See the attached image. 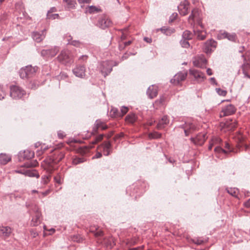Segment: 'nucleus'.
I'll use <instances>...</instances> for the list:
<instances>
[{"instance_id": "obj_1", "label": "nucleus", "mask_w": 250, "mask_h": 250, "mask_svg": "<svg viewBox=\"0 0 250 250\" xmlns=\"http://www.w3.org/2000/svg\"><path fill=\"white\" fill-rule=\"evenodd\" d=\"M64 157V153L63 151L56 150L53 156L45 160L44 162L48 165L50 168H52L53 167L54 164H56L61 161Z\"/></svg>"}, {"instance_id": "obj_2", "label": "nucleus", "mask_w": 250, "mask_h": 250, "mask_svg": "<svg viewBox=\"0 0 250 250\" xmlns=\"http://www.w3.org/2000/svg\"><path fill=\"white\" fill-rule=\"evenodd\" d=\"M37 70V67H32L28 65L21 68L19 71L20 77L22 79H29L36 73Z\"/></svg>"}, {"instance_id": "obj_3", "label": "nucleus", "mask_w": 250, "mask_h": 250, "mask_svg": "<svg viewBox=\"0 0 250 250\" xmlns=\"http://www.w3.org/2000/svg\"><path fill=\"white\" fill-rule=\"evenodd\" d=\"M60 48L59 46H52L49 49H42L41 51V55L46 60H48L55 57L59 52Z\"/></svg>"}, {"instance_id": "obj_4", "label": "nucleus", "mask_w": 250, "mask_h": 250, "mask_svg": "<svg viewBox=\"0 0 250 250\" xmlns=\"http://www.w3.org/2000/svg\"><path fill=\"white\" fill-rule=\"evenodd\" d=\"M58 61L65 65L70 64L72 62L70 53L68 51L62 50L61 53L57 57Z\"/></svg>"}, {"instance_id": "obj_5", "label": "nucleus", "mask_w": 250, "mask_h": 250, "mask_svg": "<svg viewBox=\"0 0 250 250\" xmlns=\"http://www.w3.org/2000/svg\"><path fill=\"white\" fill-rule=\"evenodd\" d=\"M25 92L24 90L19 86L16 85H12L10 86V96L13 99L21 98Z\"/></svg>"}, {"instance_id": "obj_6", "label": "nucleus", "mask_w": 250, "mask_h": 250, "mask_svg": "<svg viewBox=\"0 0 250 250\" xmlns=\"http://www.w3.org/2000/svg\"><path fill=\"white\" fill-rule=\"evenodd\" d=\"M181 127L184 129L186 136L189 135L190 133L197 130V126L191 121H187Z\"/></svg>"}, {"instance_id": "obj_7", "label": "nucleus", "mask_w": 250, "mask_h": 250, "mask_svg": "<svg viewBox=\"0 0 250 250\" xmlns=\"http://www.w3.org/2000/svg\"><path fill=\"white\" fill-rule=\"evenodd\" d=\"M189 74L192 75L194 80L198 83H202L206 79L205 74L196 69H190Z\"/></svg>"}, {"instance_id": "obj_8", "label": "nucleus", "mask_w": 250, "mask_h": 250, "mask_svg": "<svg viewBox=\"0 0 250 250\" xmlns=\"http://www.w3.org/2000/svg\"><path fill=\"white\" fill-rule=\"evenodd\" d=\"M187 75L188 73L186 72H179L174 76L173 78L170 80V82L175 85L179 84L182 82L185 81Z\"/></svg>"}, {"instance_id": "obj_9", "label": "nucleus", "mask_w": 250, "mask_h": 250, "mask_svg": "<svg viewBox=\"0 0 250 250\" xmlns=\"http://www.w3.org/2000/svg\"><path fill=\"white\" fill-rule=\"evenodd\" d=\"M101 71L104 77L110 73L112 70V63L111 61L103 62L101 64Z\"/></svg>"}, {"instance_id": "obj_10", "label": "nucleus", "mask_w": 250, "mask_h": 250, "mask_svg": "<svg viewBox=\"0 0 250 250\" xmlns=\"http://www.w3.org/2000/svg\"><path fill=\"white\" fill-rule=\"evenodd\" d=\"M207 62V61L206 59L202 54L196 56L193 60L194 66L199 68H204Z\"/></svg>"}, {"instance_id": "obj_11", "label": "nucleus", "mask_w": 250, "mask_h": 250, "mask_svg": "<svg viewBox=\"0 0 250 250\" xmlns=\"http://www.w3.org/2000/svg\"><path fill=\"white\" fill-rule=\"evenodd\" d=\"M111 24L110 20L106 17V16L102 15L99 19L96 25L102 29H105L109 26Z\"/></svg>"}, {"instance_id": "obj_12", "label": "nucleus", "mask_w": 250, "mask_h": 250, "mask_svg": "<svg viewBox=\"0 0 250 250\" xmlns=\"http://www.w3.org/2000/svg\"><path fill=\"white\" fill-rule=\"evenodd\" d=\"M236 110V108L232 104H229L222 107L221 116H228L233 114Z\"/></svg>"}, {"instance_id": "obj_13", "label": "nucleus", "mask_w": 250, "mask_h": 250, "mask_svg": "<svg viewBox=\"0 0 250 250\" xmlns=\"http://www.w3.org/2000/svg\"><path fill=\"white\" fill-rule=\"evenodd\" d=\"M217 38L219 40L227 39L228 40L235 42L237 40V37L235 33H229L226 31H221L217 35Z\"/></svg>"}, {"instance_id": "obj_14", "label": "nucleus", "mask_w": 250, "mask_h": 250, "mask_svg": "<svg viewBox=\"0 0 250 250\" xmlns=\"http://www.w3.org/2000/svg\"><path fill=\"white\" fill-rule=\"evenodd\" d=\"M216 42L213 40H209L204 43L203 49L205 53H209L216 47Z\"/></svg>"}, {"instance_id": "obj_15", "label": "nucleus", "mask_w": 250, "mask_h": 250, "mask_svg": "<svg viewBox=\"0 0 250 250\" xmlns=\"http://www.w3.org/2000/svg\"><path fill=\"white\" fill-rule=\"evenodd\" d=\"M72 72L76 77L84 78L85 76V67L84 65H77L73 69Z\"/></svg>"}, {"instance_id": "obj_16", "label": "nucleus", "mask_w": 250, "mask_h": 250, "mask_svg": "<svg viewBox=\"0 0 250 250\" xmlns=\"http://www.w3.org/2000/svg\"><path fill=\"white\" fill-rule=\"evenodd\" d=\"M189 3L187 0L182 1L178 6L180 14L182 16H185L188 13Z\"/></svg>"}, {"instance_id": "obj_17", "label": "nucleus", "mask_w": 250, "mask_h": 250, "mask_svg": "<svg viewBox=\"0 0 250 250\" xmlns=\"http://www.w3.org/2000/svg\"><path fill=\"white\" fill-rule=\"evenodd\" d=\"M107 128V126L100 120H97L93 127L92 134L94 135L97 133L98 130L101 128L102 130H105Z\"/></svg>"}, {"instance_id": "obj_18", "label": "nucleus", "mask_w": 250, "mask_h": 250, "mask_svg": "<svg viewBox=\"0 0 250 250\" xmlns=\"http://www.w3.org/2000/svg\"><path fill=\"white\" fill-rule=\"evenodd\" d=\"M42 214L39 211V209L37 208H36L35 214L34 216L33 217L32 219L31 222V225L32 226H38L42 221L41 219Z\"/></svg>"}, {"instance_id": "obj_19", "label": "nucleus", "mask_w": 250, "mask_h": 250, "mask_svg": "<svg viewBox=\"0 0 250 250\" xmlns=\"http://www.w3.org/2000/svg\"><path fill=\"white\" fill-rule=\"evenodd\" d=\"M207 138L206 134L201 133L195 138H191V140L195 145L201 146L204 144Z\"/></svg>"}, {"instance_id": "obj_20", "label": "nucleus", "mask_w": 250, "mask_h": 250, "mask_svg": "<svg viewBox=\"0 0 250 250\" xmlns=\"http://www.w3.org/2000/svg\"><path fill=\"white\" fill-rule=\"evenodd\" d=\"M103 154L105 156L109 155L111 151V144L109 142H104L100 146Z\"/></svg>"}, {"instance_id": "obj_21", "label": "nucleus", "mask_w": 250, "mask_h": 250, "mask_svg": "<svg viewBox=\"0 0 250 250\" xmlns=\"http://www.w3.org/2000/svg\"><path fill=\"white\" fill-rule=\"evenodd\" d=\"M12 233L10 227L6 226H0V236L4 238L8 237Z\"/></svg>"}, {"instance_id": "obj_22", "label": "nucleus", "mask_w": 250, "mask_h": 250, "mask_svg": "<svg viewBox=\"0 0 250 250\" xmlns=\"http://www.w3.org/2000/svg\"><path fill=\"white\" fill-rule=\"evenodd\" d=\"M44 31L45 30L42 31L41 33L37 31L32 32V37L33 39L37 42H40L45 38Z\"/></svg>"}, {"instance_id": "obj_23", "label": "nucleus", "mask_w": 250, "mask_h": 250, "mask_svg": "<svg viewBox=\"0 0 250 250\" xmlns=\"http://www.w3.org/2000/svg\"><path fill=\"white\" fill-rule=\"evenodd\" d=\"M146 94L150 99H153L156 97L158 94V91L156 86L153 85L150 86L147 90Z\"/></svg>"}, {"instance_id": "obj_24", "label": "nucleus", "mask_w": 250, "mask_h": 250, "mask_svg": "<svg viewBox=\"0 0 250 250\" xmlns=\"http://www.w3.org/2000/svg\"><path fill=\"white\" fill-rule=\"evenodd\" d=\"M198 16L199 12L197 9H194L192 10L191 13L188 18V21L191 25H194L195 20Z\"/></svg>"}, {"instance_id": "obj_25", "label": "nucleus", "mask_w": 250, "mask_h": 250, "mask_svg": "<svg viewBox=\"0 0 250 250\" xmlns=\"http://www.w3.org/2000/svg\"><path fill=\"white\" fill-rule=\"evenodd\" d=\"M169 123V120L167 116H164L159 121L157 125L158 129H163Z\"/></svg>"}, {"instance_id": "obj_26", "label": "nucleus", "mask_w": 250, "mask_h": 250, "mask_svg": "<svg viewBox=\"0 0 250 250\" xmlns=\"http://www.w3.org/2000/svg\"><path fill=\"white\" fill-rule=\"evenodd\" d=\"M101 11L102 10L100 7L93 5L88 6L85 10V12L86 13H89L90 14H96Z\"/></svg>"}, {"instance_id": "obj_27", "label": "nucleus", "mask_w": 250, "mask_h": 250, "mask_svg": "<svg viewBox=\"0 0 250 250\" xmlns=\"http://www.w3.org/2000/svg\"><path fill=\"white\" fill-rule=\"evenodd\" d=\"M194 33L197 39L200 40H203L206 37L207 33L204 30H194Z\"/></svg>"}, {"instance_id": "obj_28", "label": "nucleus", "mask_w": 250, "mask_h": 250, "mask_svg": "<svg viewBox=\"0 0 250 250\" xmlns=\"http://www.w3.org/2000/svg\"><path fill=\"white\" fill-rule=\"evenodd\" d=\"M24 175L31 177H36L37 178L40 177L39 173L35 170H31L27 168L25 169Z\"/></svg>"}, {"instance_id": "obj_29", "label": "nucleus", "mask_w": 250, "mask_h": 250, "mask_svg": "<svg viewBox=\"0 0 250 250\" xmlns=\"http://www.w3.org/2000/svg\"><path fill=\"white\" fill-rule=\"evenodd\" d=\"M103 243L104 245L109 249H111L114 245L115 243L113 240V238L112 237H109L107 239H104V240Z\"/></svg>"}, {"instance_id": "obj_30", "label": "nucleus", "mask_w": 250, "mask_h": 250, "mask_svg": "<svg viewBox=\"0 0 250 250\" xmlns=\"http://www.w3.org/2000/svg\"><path fill=\"white\" fill-rule=\"evenodd\" d=\"M11 159V157L5 154L1 153L0 154V164L2 165L6 164Z\"/></svg>"}, {"instance_id": "obj_31", "label": "nucleus", "mask_w": 250, "mask_h": 250, "mask_svg": "<svg viewBox=\"0 0 250 250\" xmlns=\"http://www.w3.org/2000/svg\"><path fill=\"white\" fill-rule=\"evenodd\" d=\"M162 31V32L167 36L170 35L172 33L174 32V29L163 26L161 28L158 29Z\"/></svg>"}, {"instance_id": "obj_32", "label": "nucleus", "mask_w": 250, "mask_h": 250, "mask_svg": "<svg viewBox=\"0 0 250 250\" xmlns=\"http://www.w3.org/2000/svg\"><path fill=\"white\" fill-rule=\"evenodd\" d=\"M34 156V151L30 150H24L23 152V157L24 159H29L33 157Z\"/></svg>"}, {"instance_id": "obj_33", "label": "nucleus", "mask_w": 250, "mask_h": 250, "mask_svg": "<svg viewBox=\"0 0 250 250\" xmlns=\"http://www.w3.org/2000/svg\"><path fill=\"white\" fill-rule=\"evenodd\" d=\"M67 40L68 42L67 44H71L76 47H79L80 46L81 42L77 40H72V38L71 36H68Z\"/></svg>"}, {"instance_id": "obj_34", "label": "nucleus", "mask_w": 250, "mask_h": 250, "mask_svg": "<svg viewBox=\"0 0 250 250\" xmlns=\"http://www.w3.org/2000/svg\"><path fill=\"white\" fill-rule=\"evenodd\" d=\"M54 180L56 183L61 185L63 181V177L62 174L58 173L54 176Z\"/></svg>"}, {"instance_id": "obj_35", "label": "nucleus", "mask_w": 250, "mask_h": 250, "mask_svg": "<svg viewBox=\"0 0 250 250\" xmlns=\"http://www.w3.org/2000/svg\"><path fill=\"white\" fill-rule=\"evenodd\" d=\"M227 192L232 196L237 197L238 193V190L236 188H226Z\"/></svg>"}, {"instance_id": "obj_36", "label": "nucleus", "mask_w": 250, "mask_h": 250, "mask_svg": "<svg viewBox=\"0 0 250 250\" xmlns=\"http://www.w3.org/2000/svg\"><path fill=\"white\" fill-rule=\"evenodd\" d=\"M63 1L66 2L68 8H74L77 4L75 0H63Z\"/></svg>"}, {"instance_id": "obj_37", "label": "nucleus", "mask_w": 250, "mask_h": 250, "mask_svg": "<svg viewBox=\"0 0 250 250\" xmlns=\"http://www.w3.org/2000/svg\"><path fill=\"white\" fill-rule=\"evenodd\" d=\"M242 57L244 58V62L243 64H246V67L250 68V53L247 54L246 56L242 55Z\"/></svg>"}, {"instance_id": "obj_38", "label": "nucleus", "mask_w": 250, "mask_h": 250, "mask_svg": "<svg viewBox=\"0 0 250 250\" xmlns=\"http://www.w3.org/2000/svg\"><path fill=\"white\" fill-rule=\"evenodd\" d=\"M85 159L83 157H75L72 160V163L74 165H77L78 164L82 163L85 161Z\"/></svg>"}, {"instance_id": "obj_39", "label": "nucleus", "mask_w": 250, "mask_h": 250, "mask_svg": "<svg viewBox=\"0 0 250 250\" xmlns=\"http://www.w3.org/2000/svg\"><path fill=\"white\" fill-rule=\"evenodd\" d=\"M192 38V33L188 30L184 31L182 35V38L184 39L190 40Z\"/></svg>"}, {"instance_id": "obj_40", "label": "nucleus", "mask_w": 250, "mask_h": 250, "mask_svg": "<svg viewBox=\"0 0 250 250\" xmlns=\"http://www.w3.org/2000/svg\"><path fill=\"white\" fill-rule=\"evenodd\" d=\"M148 137L150 139H158L161 138V134L158 132L154 131L149 133Z\"/></svg>"}, {"instance_id": "obj_41", "label": "nucleus", "mask_w": 250, "mask_h": 250, "mask_svg": "<svg viewBox=\"0 0 250 250\" xmlns=\"http://www.w3.org/2000/svg\"><path fill=\"white\" fill-rule=\"evenodd\" d=\"M125 120L130 123H133L135 121L134 114H128L125 117Z\"/></svg>"}, {"instance_id": "obj_42", "label": "nucleus", "mask_w": 250, "mask_h": 250, "mask_svg": "<svg viewBox=\"0 0 250 250\" xmlns=\"http://www.w3.org/2000/svg\"><path fill=\"white\" fill-rule=\"evenodd\" d=\"M193 242L198 245H200L207 242V240H203L200 238H196L192 240Z\"/></svg>"}, {"instance_id": "obj_43", "label": "nucleus", "mask_w": 250, "mask_h": 250, "mask_svg": "<svg viewBox=\"0 0 250 250\" xmlns=\"http://www.w3.org/2000/svg\"><path fill=\"white\" fill-rule=\"evenodd\" d=\"M50 175H44L42 176L41 181V183L43 185L47 184L50 181Z\"/></svg>"}, {"instance_id": "obj_44", "label": "nucleus", "mask_w": 250, "mask_h": 250, "mask_svg": "<svg viewBox=\"0 0 250 250\" xmlns=\"http://www.w3.org/2000/svg\"><path fill=\"white\" fill-rule=\"evenodd\" d=\"M72 240L74 242L80 243L83 241V238L79 234L74 235L72 237Z\"/></svg>"}, {"instance_id": "obj_45", "label": "nucleus", "mask_w": 250, "mask_h": 250, "mask_svg": "<svg viewBox=\"0 0 250 250\" xmlns=\"http://www.w3.org/2000/svg\"><path fill=\"white\" fill-rule=\"evenodd\" d=\"M249 67H246V64L242 65L243 74L244 77L250 79V75L248 73L247 70Z\"/></svg>"}, {"instance_id": "obj_46", "label": "nucleus", "mask_w": 250, "mask_h": 250, "mask_svg": "<svg viewBox=\"0 0 250 250\" xmlns=\"http://www.w3.org/2000/svg\"><path fill=\"white\" fill-rule=\"evenodd\" d=\"M188 40L184 39L183 38L181 40L180 44L183 47L188 48L189 46V43Z\"/></svg>"}, {"instance_id": "obj_47", "label": "nucleus", "mask_w": 250, "mask_h": 250, "mask_svg": "<svg viewBox=\"0 0 250 250\" xmlns=\"http://www.w3.org/2000/svg\"><path fill=\"white\" fill-rule=\"evenodd\" d=\"M47 18L48 19L54 20L56 19H58L59 18V15L58 14H53V13H47Z\"/></svg>"}, {"instance_id": "obj_48", "label": "nucleus", "mask_w": 250, "mask_h": 250, "mask_svg": "<svg viewBox=\"0 0 250 250\" xmlns=\"http://www.w3.org/2000/svg\"><path fill=\"white\" fill-rule=\"evenodd\" d=\"M215 90L217 94L220 96H225L227 93L226 90H223L220 88H217Z\"/></svg>"}, {"instance_id": "obj_49", "label": "nucleus", "mask_w": 250, "mask_h": 250, "mask_svg": "<svg viewBox=\"0 0 250 250\" xmlns=\"http://www.w3.org/2000/svg\"><path fill=\"white\" fill-rule=\"evenodd\" d=\"M214 151L215 152H217V153H223L224 154H227L228 153V151L223 149L222 147H221L220 146H216L215 148H214Z\"/></svg>"}, {"instance_id": "obj_50", "label": "nucleus", "mask_w": 250, "mask_h": 250, "mask_svg": "<svg viewBox=\"0 0 250 250\" xmlns=\"http://www.w3.org/2000/svg\"><path fill=\"white\" fill-rule=\"evenodd\" d=\"M220 138H216L215 139H213L210 142L209 145L208 146V149L211 150L212 149V147L214 145V144L216 142L220 141Z\"/></svg>"}, {"instance_id": "obj_51", "label": "nucleus", "mask_w": 250, "mask_h": 250, "mask_svg": "<svg viewBox=\"0 0 250 250\" xmlns=\"http://www.w3.org/2000/svg\"><path fill=\"white\" fill-rule=\"evenodd\" d=\"M225 147L226 149H228V151H229V152H235H235H237V151H235V150H234V149L232 148L231 147V146H230V145L229 144V143H228V142H225Z\"/></svg>"}, {"instance_id": "obj_52", "label": "nucleus", "mask_w": 250, "mask_h": 250, "mask_svg": "<svg viewBox=\"0 0 250 250\" xmlns=\"http://www.w3.org/2000/svg\"><path fill=\"white\" fill-rule=\"evenodd\" d=\"M5 95V92L3 87L0 85V100L3 99Z\"/></svg>"}, {"instance_id": "obj_53", "label": "nucleus", "mask_w": 250, "mask_h": 250, "mask_svg": "<svg viewBox=\"0 0 250 250\" xmlns=\"http://www.w3.org/2000/svg\"><path fill=\"white\" fill-rule=\"evenodd\" d=\"M104 135L103 134H100L98 135L95 140L92 142L93 144H95L97 143L98 142L101 141L103 138Z\"/></svg>"}, {"instance_id": "obj_54", "label": "nucleus", "mask_w": 250, "mask_h": 250, "mask_svg": "<svg viewBox=\"0 0 250 250\" xmlns=\"http://www.w3.org/2000/svg\"><path fill=\"white\" fill-rule=\"evenodd\" d=\"M128 107L126 106H122L121 108V112L122 113L121 115L124 116L125 115L128 111Z\"/></svg>"}, {"instance_id": "obj_55", "label": "nucleus", "mask_w": 250, "mask_h": 250, "mask_svg": "<svg viewBox=\"0 0 250 250\" xmlns=\"http://www.w3.org/2000/svg\"><path fill=\"white\" fill-rule=\"evenodd\" d=\"M94 235L95 237H98L103 235V232L102 230H98L93 231Z\"/></svg>"}, {"instance_id": "obj_56", "label": "nucleus", "mask_w": 250, "mask_h": 250, "mask_svg": "<svg viewBox=\"0 0 250 250\" xmlns=\"http://www.w3.org/2000/svg\"><path fill=\"white\" fill-rule=\"evenodd\" d=\"M25 169V168H23V169H20L15 170L14 171V172H15V173H20V174H21L24 175Z\"/></svg>"}, {"instance_id": "obj_57", "label": "nucleus", "mask_w": 250, "mask_h": 250, "mask_svg": "<svg viewBox=\"0 0 250 250\" xmlns=\"http://www.w3.org/2000/svg\"><path fill=\"white\" fill-rule=\"evenodd\" d=\"M31 164H32L31 162L29 161V162H27L25 163L24 164L23 166H24V167H26V168L32 167Z\"/></svg>"}, {"instance_id": "obj_58", "label": "nucleus", "mask_w": 250, "mask_h": 250, "mask_svg": "<svg viewBox=\"0 0 250 250\" xmlns=\"http://www.w3.org/2000/svg\"><path fill=\"white\" fill-rule=\"evenodd\" d=\"M31 164H32L31 162L29 161V162H27L25 163L24 164L23 166H24V167H26V168L32 167Z\"/></svg>"}, {"instance_id": "obj_59", "label": "nucleus", "mask_w": 250, "mask_h": 250, "mask_svg": "<svg viewBox=\"0 0 250 250\" xmlns=\"http://www.w3.org/2000/svg\"><path fill=\"white\" fill-rule=\"evenodd\" d=\"M209 80L212 84H214L215 85H217L218 84L216 82V81L214 77L210 78L209 79Z\"/></svg>"}, {"instance_id": "obj_60", "label": "nucleus", "mask_w": 250, "mask_h": 250, "mask_svg": "<svg viewBox=\"0 0 250 250\" xmlns=\"http://www.w3.org/2000/svg\"><path fill=\"white\" fill-rule=\"evenodd\" d=\"M79 3H89L90 2L91 0H78Z\"/></svg>"}, {"instance_id": "obj_61", "label": "nucleus", "mask_w": 250, "mask_h": 250, "mask_svg": "<svg viewBox=\"0 0 250 250\" xmlns=\"http://www.w3.org/2000/svg\"><path fill=\"white\" fill-rule=\"evenodd\" d=\"M244 206L246 208L250 207V198L244 203Z\"/></svg>"}, {"instance_id": "obj_62", "label": "nucleus", "mask_w": 250, "mask_h": 250, "mask_svg": "<svg viewBox=\"0 0 250 250\" xmlns=\"http://www.w3.org/2000/svg\"><path fill=\"white\" fill-rule=\"evenodd\" d=\"M31 162L32 163L31 165H32V167H35L38 165V162L37 160H33V161H31Z\"/></svg>"}, {"instance_id": "obj_63", "label": "nucleus", "mask_w": 250, "mask_h": 250, "mask_svg": "<svg viewBox=\"0 0 250 250\" xmlns=\"http://www.w3.org/2000/svg\"><path fill=\"white\" fill-rule=\"evenodd\" d=\"M31 162L32 163L31 165H32V167H35L38 165V162L37 160H33V161H31Z\"/></svg>"}, {"instance_id": "obj_64", "label": "nucleus", "mask_w": 250, "mask_h": 250, "mask_svg": "<svg viewBox=\"0 0 250 250\" xmlns=\"http://www.w3.org/2000/svg\"><path fill=\"white\" fill-rule=\"evenodd\" d=\"M58 136L59 138L62 139L64 137V135L63 134V132L60 131L58 132Z\"/></svg>"}]
</instances>
